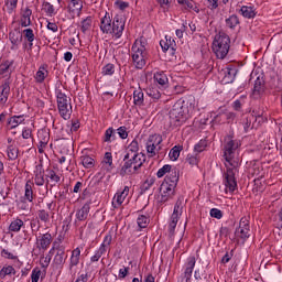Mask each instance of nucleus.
<instances>
[{"label":"nucleus","mask_w":282,"mask_h":282,"mask_svg":"<svg viewBox=\"0 0 282 282\" xmlns=\"http://www.w3.org/2000/svg\"><path fill=\"white\" fill-rule=\"evenodd\" d=\"M165 39H166V41H164V40L160 41V46H161L163 52H169V50L171 48V46L173 44H169V36H165Z\"/></svg>","instance_id":"nucleus-58"},{"label":"nucleus","mask_w":282,"mask_h":282,"mask_svg":"<svg viewBox=\"0 0 282 282\" xmlns=\"http://www.w3.org/2000/svg\"><path fill=\"white\" fill-rule=\"evenodd\" d=\"M133 104L137 107H144V93L142 91V88L133 91Z\"/></svg>","instance_id":"nucleus-21"},{"label":"nucleus","mask_w":282,"mask_h":282,"mask_svg":"<svg viewBox=\"0 0 282 282\" xmlns=\"http://www.w3.org/2000/svg\"><path fill=\"white\" fill-rule=\"evenodd\" d=\"M37 217L41 221H43L44 224H47V221H50V213L46 212L45 209H40L37 212Z\"/></svg>","instance_id":"nucleus-48"},{"label":"nucleus","mask_w":282,"mask_h":282,"mask_svg":"<svg viewBox=\"0 0 282 282\" xmlns=\"http://www.w3.org/2000/svg\"><path fill=\"white\" fill-rule=\"evenodd\" d=\"M139 151H140V145L138 144V140L134 139V140L128 145L127 153H126V155L123 156V160H129V158H131V155L140 154Z\"/></svg>","instance_id":"nucleus-19"},{"label":"nucleus","mask_w":282,"mask_h":282,"mask_svg":"<svg viewBox=\"0 0 282 282\" xmlns=\"http://www.w3.org/2000/svg\"><path fill=\"white\" fill-rule=\"evenodd\" d=\"M132 61L135 63L137 69H142V67L147 65V61H144V51L142 48H138L132 55Z\"/></svg>","instance_id":"nucleus-13"},{"label":"nucleus","mask_w":282,"mask_h":282,"mask_svg":"<svg viewBox=\"0 0 282 282\" xmlns=\"http://www.w3.org/2000/svg\"><path fill=\"white\" fill-rule=\"evenodd\" d=\"M177 221H180V216L172 214L171 221L169 224V234L171 237L175 235V228H177Z\"/></svg>","instance_id":"nucleus-30"},{"label":"nucleus","mask_w":282,"mask_h":282,"mask_svg":"<svg viewBox=\"0 0 282 282\" xmlns=\"http://www.w3.org/2000/svg\"><path fill=\"white\" fill-rule=\"evenodd\" d=\"M39 279H41V269H33L31 274V281L39 282Z\"/></svg>","instance_id":"nucleus-59"},{"label":"nucleus","mask_w":282,"mask_h":282,"mask_svg":"<svg viewBox=\"0 0 282 282\" xmlns=\"http://www.w3.org/2000/svg\"><path fill=\"white\" fill-rule=\"evenodd\" d=\"M111 240L112 237L111 235H107L104 239V242L101 243V246L99 247V249L97 250V252L102 257V254H105V252H107V247L111 246Z\"/></svg>","instance_id":"nucleus-31"},{"label":"nucleus","mask_w":282,"mask_h":282,"mask_svg":"<svg viewBox=\"0 0 282 282\" xmlns=\"http://www.w3.org/2000/svg\"><path fill=\"white\" fill-rule=\"evenodd\" d=\"M24 199H26V202L34 200V191H32V182L30 181L25 183Z\"/></svg>","instance_id":"nucleus-32"},{"label":"nucleus","mask_w":282,"mask_h":282,"mask_svg":"<svg viewBox=\"0 0 282 282\" xmlns=\"http://www.w3.org/2000/svg\"><path fill=\"white\" fill-rule=\"evenodd\" d=\"M234 137L231 134L227 135L225 138V144H224V159L226 162H232L235 159V151L241 147V141L234 140Z\"/></svg>","instance_id":"nucleus-5"},{"label":"nucleus","mask_w":282,"mask_h":282,"mask_svg":"<svg viewBox=\"0 0 282 282\" xmlns=\"http://www.w3.org/2000/svg\"><path fill=\"white\" fill-rule=\"evenodd\" d=\"M239 13L245 19H254L257 17V12L254 11L253 7L242 6L239 10Z\"/></svg>","instance_id":"nucleus-20"},{"label":"nucleus","mask_w":282,"mask_h":282,"mask_svg":"<svg viewBox=\"0 0 282 282\" xmlns=\"http://www.w3.org/2000/svg\"><path fill=\"white\" fill-rule=\"evenodd\" d=\"M42 10L45 12L46 17H56V9L50 1L42 2Z\"/></svg>","instance_id":"nucleus-24"},{"label":"nucleus","mask_w":282,"mask_h":282,"mask_svg":"<svg viewBox=\"0 0 282 282\" xmlns=\"http://www.w3.org/2000/svg\"><path fill=\"white\" fill-rule=\"evenodd\" d=\"M177 3L182 6L183 10H193L196 14H199V7L193 0H177Z\"/></svg>","instance_id":"nucleus-17"},{"label":"nucleus","mask_w":282,"mask_h":282,"mask_svg":"<svg viewBox=\"0 0 282 282\" xmlns=\"http://www.w3.org/2000/svg\"><path fill=\"white\" fill-rule=\"evenodd\" d=\"M56 98L61 118H63V120H69V118H72V105H69V100H67V95L63 93V90L57 89Z\"/></svg>","instance_id":"nucleus-4"},{"label":"nucleus","mask_w":282,"mask_h":282,"mask_svg":"<svg viewBox=\"0 0 282 282\" xmlns=\"http://www.w3.org/2000/svg\"><path fill=\"white\" fill-rule=\"evenodd\" d=\"M237 171L236 166H227L226 172L224 173V184L229 193H235V191H237V177H235Z\"/></svg>","instance_id":"nucleus-7"},{"label":"nucleus","mask_w":282,"mask_h":282,"mask_svg":"<svg viewBox=\"0 0 282 282\" xmlns=\"http://www.w3.org/2000/svg\"><path fill=\"white\" fill-rule=\"evenodd\" d=\"M186 111H188V108L184 106V101H177L170 110V118L173 122H184L186 120Z\"/></svg>","instance_id":"nucleus-6"},{"label":"nucleus","mask_w":282,"mask_h":282,"mask_svg":"<svg viewBox=\"0 0 282 282\" xmlns=\"http://www.w3.org/2000/svg\"><path fill=\"white\" fill-rule=\"evenodd\" d=\"M89 210H91V202H87L80 209L77 210L76 219L78 221L87 220V217H89Z\"/></svg>","instance_id":"nucleus-14"},{"label":"nucleus","mask_w":282,"mask_h":282,"mask_svg":"<svg viewBox=\"0 0 282 282\" xmlns=\"http://www.w3.org/2000/svg\"><path fill=\"white\" fill-rule=\"evenodd\" d=\"M180 182V171H173L171 174H166L164 181L160 186V203L166 204L170 199L175 197V188H177V183Z\"/></svg>","instance_id":"nucleus-1"},{"label":"nucleus","mask_w":282,"mask_h":282,"mask_svg":"<svg viewBox=\"0 0 282 282\" xmlns=\"http://www.w3.org/2000/svg\"><path fill=\"white\" fill-rule=\"evenodd\" d=\"M226 26L229 28V30H235L239 23V17L237 14H231L229 18L225 20Z\"/></svg>","instance_id":"nucleus-27"},{"label":"nucleus","mask_w":282,"mask_h":282,"mask_svg":"<svg viewBox=\"0 0 282 282\" xmlns=\"http://www.w3.org/2000/svg\"><path fill=\"white\" fill-rule=\"evenodd\" d=\"M206 147H208V141L200 140L198 143L195 144L194 152L195 153H203V151H206Z\"/></svg>","instance_id":"nucleus-45"},{"label":"nucleus","mask_w":282,"mask_h":282,"mask_svg":"<svg viewBox=\"0 0 282 282\" xmlns=\"http://www.w3.org/2000/svg\"><path fill=\"white\" fill-rule=\"evenodd\" d=\"M32 9L26 7L21 14V26L22 28H30L32 25Z\"/></svg>","instance_id":"nucleus-16"},{"label":"nucleus","mask_w":282,"mask_h":282,"mask_svg":"<svg viewBox=\"0 0 282 282\" xmlns=\"http://www.w3.org/2000/svg\"><path fill=\"white\" fill-rule=\"evenodd\" d=\"M235 235H236V237H239L240 239L246 240L250 237V229H248V228H245V229L237 228Z\"/></svg>","instance_id":"nucleus-42"},{"label":"nucleus","mask_w":282,"mask_h":282,"mask_svg":"<svg viewBox=\"0 0 282 282\" xmlns=\"http://www.w3.org/2000/svg\"><path fill=\"white\" fill-rule=\"evenodd\" d=\"M69 12H82L83 11V0H72L68 4Z\"/></svg>","instance_id":"nucleus-33"},{"label":"nucleus","mask_w":282,"mask_h":282,"mask_svg":"<svg viewBox=\"0 0 282 282\" xmlns=\"http://www.w3.org/2000/svg\"><path fill=\"white\" fill-rule=\"evenodd\" d=\"M117 133L121 140H127L129 138V132H127V127H119Z\"/></svg>","instance_id":"nucleus-55"},{"label":"nucleus","mask_w":282,"mask_h":282,"mask_svg":"<svg viewBox=\"0 0 282 282\" xmlns=\"http://www.w3.org/2000/svg\"><path fill=\"white\" fill-rule=\"evenodd\" d=\"M155 184V178L151 177L145 180V182L140 187V195H144L147 191H150L151 186Z\"/></svg>","instance_id":"nucleus-36"},{"label":"nucleus","mask_w":282,"mask_h":282,"mask_svg":"<svg viewBox=\"0 0 282 282\" xmlns=\"http://www.w3.org/2000/svg\"><path fill=\"white\" fill-rule=\"evenodd\" d=\"M24 223L22 219L17 218L15 220L11 221L10 226H9V230L11 232H19L21 230V228H23Z\"/></svg>","instance_id":"nucleus-34"},{"label":"nucleus","mask_w":282,"mask_h":282,"mask_svg":"<svg viewBox=\"0 0 282 282\" xmlns=\"http://www.w3.org/2000/svg\"><path fill=\"white\" fill-rule=\"evenodd\" d=\"M14 65V59L12 61H4L0 64V74H8V72H10V67H12Z\"/></svg>","instance_id":"nucleus-39"},{"label":"nucleus","mask_w":282,"mask_h":282,"mask_svg":"<svg viewBox=\"0 0 282 282\" xmlns=\"http://www.w3.org/2000/svg\"><path fill=\"white\" fill-rule=\"evenodd\" d=\"M82 164L85 169H94L95 162L94 159H91V156L86 155L82 156Z\"/></svg>","instance_id":"nucleus-44"},{"label":"nucleus","mask_w":282,"mask_h":282,"mask_svg":"<svg viewBox=\"0 0 282 282\" xmlns=\"http://www.w3.org/2000/svg\"><path fill=\"white\" fill-rule=\"evenodd\" d=\"M122 32H124V18L117 14L112 22V34H115L116 39H120V36H122Z\"/></svg>","instance_id":"nucleus-8"},{"label":"nucleus","mask_w":282,"mask_h":282,"mask_svg":"<svg viewBox=\"0 0 282 282\" xmlns=\"http://www.w3.org/2000/svg\"><path fill=\"white\" fill-rule=\"evenodd\" d=\"M23 34H24V39H26V41L29 43H34V30L32 29H25L23 31Z\"/></svg>","instance_id":"nucleus-50"},{"label":"nucleus","mask_w":282,"mask_h":282,"mask_svg":"<svg viewBox=\"0 0 282 282\" xmlns=\"http://www.w3.org/2000/svg\"><path fill=\"white\" fill-rule=\"evenodd\" d=\"M22 122H25V118L23 115L20 116H13L8 119V124L10 129H17L19 124H22Z\"/></svg>","instance_id":"nucleus-23"},{"label":"nucleus","mask_w":282,"mask_h":282,"mask_svg":"<svg viewBox=\"0 0 282 282\" xmlns=\"http://www.w3.org/2000/svg\"><path fill=\"white\" fill-rule=\"evenodd\" d=\"M18 3H19V0H7L6 6H8L9 14H12V12L17 10Z\"/></svg>","instance_id":"nucleus-51"},{"label":"nucleus","mask_w":282,"mask_h":282,"mask_svg":"<svg viewBox=\"0 0 282 282\" xmlns=\"http://www.w3.org/2000/svg\"><path fill=\"white\" fill-rule=\"evenodd\" d=\"M9 40L11 41V44L13 47L11 50H14V47L19 46L20 43L23 41V34L21 31H12L9 33Z\"/></svg>","instance_id":"nucleus-18"},{"label":"nucleus","mask_w":282,"mask_h":282,"mask_svg":"<svg viewBox=\"0 0 282 282\" xmlns=\"http://www.w3.org/2000/svg\"><path fill=\"white\" fill-rule=\"evenodd\" d=\"M123 165L119 171V175L124 177V175H131L133 172L131 167L133 166L134 173L142 169V165L147 162V155L144 153L131 154L128 160H123Z\"/></svg>","instance_id":"nucleus-3"},{"label":"nucleus","mask_w":282,"mask_h":282,"mask_svg":"<svg viewBox=\"0 0 282 282\" xmlns=\"http://www.w3.org/2000/svg\"><path fill=\"white\" fill-rule=\"evenodd\" d=\"M186 162L189 166H197V164L199 163V159H197V156L195 155L188 154L186 158Z\"/></svg>","instance_id":"nucleus-56"},{"label":"nucleus","mask_w":282,"mask_h":282,"mask_svg":"<svg viewBox=\"0 0 282 282\" xmlns=\"http://www.w3.org/2000/svg\"><path fill=\"white\" fill-rule=\"evenodd\" d=\"M105 164H108L109 166H113V156L111 155V152H106L104 156Z\"/></svg>","instance_id":"nucleus-61"},{"label":"nucleus","mask_w":282,"mask_h":282,"mask_svg":"<svg viewBox=\"0 0 282 282\" xmlns=\"http://www.w3.org/2000/svg\"><path fill=\"white\" fill-rule=\"evenodd\" d=\"M93 18L89 15L82 21V32L86 34L88 30H91Z\"/></svg>","instance_id":"nucleus-41"},{"label":"nucleus","mask_w":282,"mask_h":282,"mask_svg":"<svg viewBox=\"0 0 282 282\" xmlns=\"http://www.w3.org/2000/svg\"><path fill=\"white\" fill-rule=\"evenodd\" d=\"M173 171H180L177 167H173V165L165 164L163 165L156 173V177H164V175H171Z\"/></svg>","instance_id":"nucleus-25"},{"label":"nucleus","mask_w":282,"mask_h":282,"mask_svg":"<svg viewBox=\"0 0 282 282\" xmlns=\"http://www.w3.org/2000/svg\"><path fill=\"white\" fill-rule=\"evenodd\" d=\"M209 215L214 219H221V217H224V212H221L220 209H217V208H212L209 212Z\"/></svg>","instance_id":"nucleus-54"},{"label":"nucleus","mask_w":282,"mask_h":282,"mask_svg":"<svg viewBox=\"0 0 282 282\" xmlns=\"http://www.w3.org/2000/svg\"><path fill=\"white\" fill-rule=\"evenodd\" d=\"M154 79L161 87H166L169 85V77L166 76V73L164 72H158L154 74Z\"/></svg>","instance_id":"nucleus-26"},{"label":"nucleus","mask_w":282,"mask_h":282,"mask_svg":"<svg viewBox=\"0 0 282 282\" xmlns=\"http://www.w3.org/2000/svg\"><path fill=\"white\" fill-rule=\"evenodd\" d=\"M238 72L239 70L237 69V67H235V66H227L225 68V72H224V74H225V76L223 78L224 83L226 85H230V83H235V78L237 77V73Z\"/></svg>","instance_id":"nucleus-11"},{"label":"nucleus","mask_w":282,"mask_h":282,"mask_svg":"<svg viewBox=\"0 0 282 282\" xmlns=\"http://www.w3.org/2000/svg\"><path fill=\"white\" fill-rule=\"evenodd\" d=\"M35 184L36 186H43V184H45V176L43 175V172H36Z\"/></svg>","instance_id":"nucleus-53"},{"label":"nucleus","mask_w":282,"mask_h":282,"mask_svg":"<svg viewBox=\"0 0 282 282\" xmlns=\"http://www.w3.org/2000/svg\"><path fill=\"white\" fill-rule=\"evenodd\" d=\"M65 261H67V256L65 254V247L57 246L56 254L53 262L55 265H65Z\"/></svg>","instance_id":"nucleus-12"},{"label":"nucleus","mask_w":282,"mask_h":282,"mask_svg":"<svg viewBox=\"0 0 282 282\" xmlns=\"http://www.w3.org/2000/svg\"><path fill=\"white\" fill-rule=\"evenodd\" d=\"M137 224L139 228H147V226H149V217L140 215L137 219Z\"/></svg>","instance_id":"nucleus-49"},{"label":"nucleus","mask_w":282,"mask_h":282,"mask_svg":"<svg viewBox=\"0 0 282 282\" xmlns=\"http://www.w3.org/2000/svg\"><path fill=\"white\" fill-rule=\"evenodd\" d=\"M112 140H116V130L108 128L105 132L104 142H111Z\"/></svg>","instance_id":"nucleus-43"},{"label":"nucleus","mask_w":282,"mask_h":282,"mask_svg":"<svg viewBox=\"0 0 282 282\" xmlns=\"http://www.w3.org/2000/svg\"><path fill=\"white\" fill-rule=\"evenodd\" d=\"M47 173L48 174L46 175V177L52 180V182H55V184H58V182H61V176H58L54 170H47Z\"/></svg>","instance_id":"nucleus-52"},{"label":"nucleus","mask_w":282,"mask_h":282,"mask_svg":"<svg viewBox=\"0 0 282 282\" xmlns=\"http://www.w3.org/2000/svg\"><path fill=\"white\" fill-rule=\"evenodd\" d=\"M10 274H17V270H14V267H12V265L3 267L0 270L1 279H6L7 276H10Z\"/></svg>","instance_id":"nucleus-37"},{"label":"nucleus","mask_w":282,"mask_h":282,"mask_svg":"<svg viewBox=\"0 0 282 282\" xmlns=\"http://www.w3.org/2000/svg\"><path fill=\"white\" fill-rule=\"evenodd\" d=\"M147 95L153 100H160L162 98V94L158 89V87H152L147 90Z\"/></svg>","instance_id":"nucleus-40"},{"label":"nucleus","mask_w":282,"mask_h":282,"mask_svg":"<svg viewBox=\"0 0 282 282\" xmlns=\"http://www.w3.org/2000/svg\"><path fill=\"white\" fill-rule=\"evenodd\" d=\"M212 50L217 58L224 61L230 52V36L226 33L216 34L212 44Z\"/></svg>","instance_id":"nucleus-2"},{"label":"nucleus","mask_w":282,"mask_h":282,"mask_svg":"<svg viewBox=\"0 0 282 282\" xmlns=\"http://www.w3.org/2000/svg\"><path fill=\"white\" fill-rule=\"evenodd\" d=\"M0 102H8V98L10 96V78H7L2 82L0 86Z\"/></svg>","instance_id":"nucleus-15"},{"label":"nucleus","mask_w":282,"mask_h":282,"mask_svg":"<svg viewBox=\"0 0 282 282\" xmlns=\"http://www.w3.org/2000/svg\"><path fill=\"white\" fill-rule=\"evenodd\" d=\"M252 119H254V117L250 116V117H247L246 120H245L243 129H245L246 133H248L250 127H252Z\"/></svg>","instance_id":"nucleus-62"},{"label":"nucleus","mask_w":282,"mask_h":282,"mask_svg":"<svg viewBox=\"0 0 282 282\" xmlns=\"http://www.w3.org/2000/svg\"><path fill=\"white\" fill-rule=\"evenodd\" d=\"M184 196H180L174 205V210L172 215H176L181 217L183 210H184Z\"/></svg>","instance_id":"nucleus-28"},{"label":"nucleus","mask_w":282,"mask_h":282,"mask_svg":"<svg viewBox=\"0 0 282 282\" xmlns=\"http://www.w3.org/2000/svg\"><path fill=\"white\" fill-rule=\"evenodd\" d=\"M124 202V198L119 194V192L115 196V202H112V206L115 208H118V206H121V204Z\"/></svg>","instance_id":"nucleus-57"},{"label":"nucleus","mask_w":282,"mask_h":282,"mask_svg":"<svg viewBox=\"0 0 282 282\" xmlns=\"http://www.w3.org/2000/svg\"><path fill=\"white\" fill-rule=\"evenodd\" d=\"M234 253H235L234 249L230 251V253L226 252L221 259V263H228L230 261V259H232Z\"/></svg>","instance_id":"nucleus-64"},{"label":"nucleus","mask_w":282,"mask_h":282,"mask_svg":"<svg viewBox=\"0 0 282 282\" xmlns=\"http://www.w3.org/2000/svg\"><path fill=\"white\" fill-rule=\"evenodd\" d=\"M37 249L42 250V252H45L50 246H52V234L46 232L41 236V238L37 240Z\"/></svg>","instance_id":"nucleus-10"},{"label":"nucleus","mask_w":282,"mask_h":282,"mask_svg":"<svg viewBox=\"0 0 282 282\" xmlns=\"http://www.w3.org/2000/svg\"><path fill=\"white\" fill-rule=\"evenodd\" d=\"M100 30L104 34H113V24H111V18L109 13H106L100 21Z\"/></svg>","instance_id":"nucleus-9"},{"label":"nucleus","mask_w":282,"mask_h":282,"mask_svg":"<svg viewBox=\"0 0 282 282\" xmlns=\"http://www.w3.org/2000/svg\"><path fill=\"white\" fill-rule=\"evenodd\" d=\"M46 76H47V70H45V67L41 66L35 74V78L37 83H43Z\"/></svg>","instance_id":"nucleus-46"},{"label":"nucleus","mask_w":282,"mask_h":282,"mask_svg":"<svg viewBox=\"0 0 282 282\" xmlns=\"http://www.w3.org/2000/svg\"><path fill=\"white\" fill-rule=\"evenodd\" d=\"M263 91H265V80H263V77H257L254 80L253 94L261 96Z\"/></svg>","instance_id":"nucleus-22"},{"label":"nucleus","mask_w":282,"mask_h":282,"mask_svg":"<svg viewBox=\"0 0 282 282\" xmlns=\"http://www.w3.org/2000/svg\"><path fill=\"white\" fill-rule=\"evenodd\" d=\"M148 142H150V144H154L155 147H160V144H162V135L152 134L149 137Z\"/></svg>","instance_id":"nucleus-47"},{"label":"nucleus","mask_w":282,"mask_h":282,"mask_svg":"<svg viewBox=\"0 0 282 282\" xmlns=\"http://www.w3.org/2000/svg\"><path fill=\"white\" fill-rule=\"evenodd\" d=\"M184 150V147L182 145H174L171 151H170V160H172V162H175L178 160L180 158V153H182V151Z\"/></svg>","instance_id":"nucleus-29"},{"label":"nucleus","mask_w":282,"mask_h":282,"mask_svg":"<svg viewBox=\"0 0 282 282\" xmlns=\"http://www.w3.org/2000/svg\"><path fill=\"white\" fill-rule=\"evenodd\" d=\"M101 74H102V76H113V74H116V65H113L111 63L106 64L102 67Z\"/></svg>","instance_id":"nucleus-38"},{"label":"nucleus","mask_w":282,"mask_h":282,"mask_svg":"<svg viewBox=\"0 0 282 282\" xmlns=\"http://www.w3.org/2000/svg\"><path fill=\"white\" fill-rule=\"evenodd\" d=\"M156 147L158 145H154L150 141L147 142V152L150 153L151 158H154Z\"/></svg>","instance_id":"nucleus-60"},{"label":"nucleus","mask_w":282,"mask_h":282,"mask_svg":"<svg viewBox=\"0 0 282 282\" xmlns=\"http://www.w3.org/2000/svg\"><path fill=\"white\" fill-rule=\"evenodd\" d=\"M8 159L14 161L19 158V149L14 145H9L7 149Z\"/></svg>","instance_id":"nucleus-35"},{"label":"nucleus","mask_w":282,"mask_h":282,"mask_svg":"<svg viewBox=\"0 0 282 282\" xmlns=\"http://www.w3.org/2000/svg\"><path fill=\"white\" fill-rule=\"evenodd\" d=\"M100 184H101L100 181L93 177L88 184V188H90V191H94V188H96L97 186H100Z\"/></svg>","instance_id":"nucleus-63"}]
</instances>
